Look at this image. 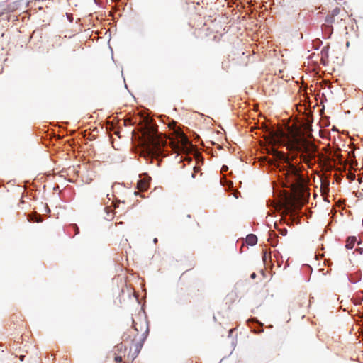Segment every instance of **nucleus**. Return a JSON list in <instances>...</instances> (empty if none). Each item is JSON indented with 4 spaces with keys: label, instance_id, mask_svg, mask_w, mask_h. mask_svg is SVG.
I'll return each mask as SVG.
<instances>
[{
    "label": "nucleus",
    "instance_id": "nucleus-11",
    "mask_svg": "<svg viewBox=\"0 0 363 363\" xmlns=\"http://www.w3.org/2000/svg\"><path fill=\"white\" fill-rule=\"evenodd\" d=\"M121 359H121V357H116V362H121Z\"/></svg>",
    "mask_w": 363,
    "mask_h": 363
},
{
    "label": "nucleus",
    "instance_id": "nucleus-13",
    "mask_svg": "<svg viewBox=\"0 0 363 363\" xmlns=\"http://www.w3.org/2000/svg\"><path fill=\"white\" fill-rule=\"evenodd\" d=\"M255 277H256L255 273H252V274H251V277H252V279L255 278Z\"/></svg>",
    "mask_w": 363,
    "mask_h": 363
},
{
    "label": "nucleus",
    "instance_id": "nucleus-1",
    "mask_svg": "<svg viewBox=\"0 0 363 363\" xmlns=\"http://www.w3.org/2000/svg\"><path fill=\"white\" fill-rule=\"evenodd\" d=\"M286 138V133L280 129L267 128L264 134V139L270 146L269 153L274 160L270 165L283 173L287 180V186L295 187L303 179L300 168L291 163L289 156L275 149L276 145L285 144Z\"/></svg>",
    "mask_w": 363,
    "mask_h": 363
},
{
    "label": "nucleus",
    "instance_id": "nucleus-9",
    "mask_svg": "<svg viewBox=\"0 0 363 363\" xmlns=\"http://www.w3.org/2000/svg\"><path fill=\"white\" fill-rule=\"evenodd\" d=\"M325 21L328 23H332L334 22V17L331 15V16H327L326 19H325Z\"/></svg>",
    "mask_w": 363,
    "mask_h": 363
},
{
    "label": "nucleus",
    "instance_id": "nucleus-3",
    "mask_svg": "<svg viewBox=\"0 0 363 363\" xmlns=\"http://www.w3.org/2000/svg\"><path fill=\"white\" fill-rule=\"evenodd\" d=\"M295 143L296 149L301 153L303 161L308 162L315 158L318 150L314 143L304 136L296 139Z\"/></svg>",
    "mask_w": 363,
    "mask_h": 363
},
{
    "label": "nucleus",
    "instance_id": "nucleus-8",
    "mask_svg": "<svg viewBox=\"0 0 363 363\" xmlns=\"http://www.w3.org/2000/svg\"><path fill=\"white\" fill-rule=\"evenodd\" d=\"M340 11V9L339 8H335L332 11V16L335 17V16L338 15Z\"/></svg>",
    "mask_w": 363,
    "mask_h": 363
},
{
    "label": "nucleus",
    "instance_id": "nucleus-7",
    "mask_svg": "<svg viewBox=\"0 0 363 363\" xmlns=\"http://www.w3.org/2000/svg\"><path fill=\"white\" fill-rule=\"evenodd\" d=\"M356 241H357V238L356 237H350V238H348L345 247L347 249H352L354 247V244H355Z\"/></svg>",
    "mask_w": 363,
    "mask_h": 363
},
{
    "label": "nucleus",
    "instance_id": "nucleus-6",
    "mask_svg": "<svg viewBox=\"0 0 363 363\" xmlns=\"http://www.w3.org/2000/svg\"><path fill=\"white\" fill-rule=\"evenodd\" d=\"M246 242L248 245H254L257 242V238L253 234H250L246 238Z\"/></svg>",
    "mask_w": 363,
    "mask_h": 363
},
{
    "label": "nucleus",
    "instance_id": "nucleus-4",
    "mask_svg": "<svg viewBox=\"0 0 363 363\" xmlns=\"http://www.w3.org/2000/svg\"><path fill=\"white\" fill-rule=\"evenodd\" d=\"M192 147V144L190 143L186 136L184 134H179L177 142L172 143V148L177 152H187Z\"/></svg>",
    "mask_w": 363,
    "mask_h": 363
},
{
    "label": "nucleus",
    "instance_id": "nucleus-14",
    "mask_svg": "<svg viewBox=\"0 0 363 363\" xmlns=\"http://www.w3.org/2000/svg\"><path fill=\"white\" fill-rule=\"evenodd\" d=\"M281 234L283 235H285L286 234V230H284V231H282Z\"/></svg>",
    "mask_w": 363,
    "mask_h": 363
},
{
    "label": "nucleus",
    "instance_id": "nucleus-12",
    "mask_svg": "<svg viewBox=\"0 0 363 363\" xmlns=\"http://www.w3.org/2000/svg\"><path fill=\"white\" fill-rule=\"evenodd\" d=\"M133 324H134L135 330L136 331H138V328H137L136 324L135 323L134 320L133 321Z\"/></svg>",
    "mask_w": 363,
    "mask_h": 363
},
{
    "label": "nucleus",
    "instance_id": "nucleus-17",
    "mask_svg": "<svg viewBox=\"0 0 363 363\" xmlns=\"http://www.w3.org/2000/svg\"><path fill=\"white\" fill-rule=\"evenodd\" d=\"M145 327H146V331H145V332L147 333V330H148V328H147V324H146V323H145Z\"/></svg>",
    "mask_w": 363,
    "mask_h": 363
},
{
    "label": "nucleus",
    "instance_id": "nucleus-2",
    "mask_svg": "<svg viewBox=\"0 0 363 363\" xmlns=\"http://www.w3.org/2000/svg\"><path fill=\"white\" fill-rule=\"evenodd\" d=\"M165 141L157 130L151 124H147L143 133V153L151 157H158L162 155V148Z\"/></svg>",
    "mask_w": 363,
    "mask_h": 363
},
{
    "label": "nucleus",
    "instance_id": "nucleus-19",
    "mask_svg": "<svg viewBox=\"0 0 363 363\" xmlns=\"http://www.w3.org/2000/svg\"><path fill=\"white\" fill-rule=\"evenodd\" d=\"M359 251H360V253H362V249H360Z\"/></svg>",
    "mask_w": 363,
    "mask_h": 363
},
{
    "label": "nucleus",
    "instance_id": "nucleus-18",
    "mask_svg": "<svg viewBox=\"0 0 363 363\" xmlns=\"http://www.w3.org/2000/svg\"><path fill=\"white\" fill-rule=\"evenodd\" d=\"M233 332V330H230L229 333L231 334Z\"/></svg>",
    "mask_w": 363,
    "mask_h": 363
},
{
    "label": "nucleus",
    "instance_id": "nucleus-5",
    "mask_svg": "<svg viewBox=\"0 0 363 363\" xmlns=\"http://www.w3.org/2000/svg\"><path fill=\"white\" fill-rule=\"evenodd\" d=\"M150 178L147 176L138 180L137 186L140 191H145L148 188Z\"/></svg>",
    "mask_w": 363,
    "mask_h": 363
},
{
    "label": "nucleus",
    "instance_id": "nucleus-10",
    "mask_svg": "<svg viewBox=\"0 0 363 363\" xmlns=\"http://www.w3.org/2000/svg\"><path fill=\"white\" fill-rule=\"evenodd\" d=\"M28 220H34V219L31 218V216H29ZM35 221L39 223V222L41 221V220L40 219H35Z\"/></svg>",
    "mask_w": 363,
    "mask_h": 363
},
{
    "label": "nucleus",
    "instance_id": "nucleus-15",
    "mask_svg": "<svg viewBox=\"0 0 363 363\" xmlns=\"http://www.w3.org/2000/svg\"><path fill=\"white\" fill-rule=\"evenodd\" d=\"M153 242H154V243H157V238H155V239L153 240Z\"/></svg>",
    "mask_w": 363,
    "mask_h": 363
},
{
    "label": "nucleus",
    "instance_id": "nucleus-16",
    "mask_svg": "<svg viewBox=\"0 0 363 363\" xmlns=\"http://www.w3.org/2000/svg\"><path fill=\"white\" fill-rule=\"evenodd\" d=\"M226 169H227V167H225V166H223V167H222V170H225Z\"/></svg>",
    "mask_w": 363,
    "mask_h": 363
}]
</instances>
